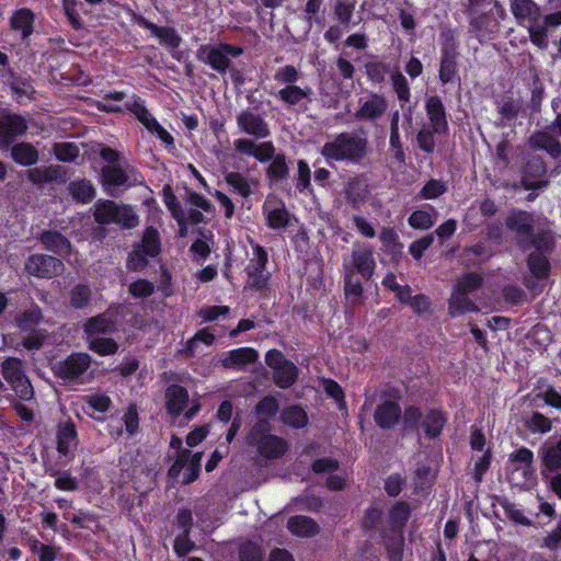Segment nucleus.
Returning <instances> with one entry per match:
<instances>
[{"instance_id": "f257e3e1", "label": "nucleus", "mask_w": 561, "mask_h": 561, "mask_svg": "<svg viewBox=\"0 0 561 561\" xmlns=\"http://www.w3.org/2000/svg\"><path fill=\"white\" fill-rule=\"evenodd\" d=\"M245 445L252 453L264 460H274L283 457L287 449V442L272 434V425L267 420H259L249 430Z\"/></svg>"}, {"instance_id": "f03ea898", "label": "nucleus", "mask_w": 561, "mask_h": 561, "mask_svg": "<svg viewBox=\"0 0 561 561\" xmlns=\"http://www.w3.org/2000/svg\"><path fill=\"white\" fill-rule=\"evenodd\" d=\"M320 152L329 163H359L367 154V139L355 133H341L327 141Z\"/></svg>"}, {"instance_id": "7ed1b4c3", "label": "nucleus", "mask_w": 561, "mask_h": 561, "mask_svg": "<svg viewBox=\"0 0 561 561\" xmlns=\"http://www.w3.org/2000/svg\"><path fill=\"white\" fill-rule=\"evenodd\" d=\"M465 12L471 30L481 35L496 32L506 15L497 0H468Z\"/></svg>"}, {"instance_id": "20e7f679", "label": "nucleus", "mask_w": 561, "mask_h": 561, "mask_svg": "<svg viewBox=\"0 0 561 561\" xmlns=\"http://www.w3.org/2000/svg\"><path fill=\"white\" fill-rule=\"evenodd\" d=\"M92 358L85 353H73L53 365L54 374L66 382H85L90 378Z\"/></svg>"}, {"instance_id": "39448f33", "label": "nucleus", "mask_w": 561, "mask_h": 561, "mask_svg": "<svg viewBox=\"0 0 561 561\" xmlns=\"http://www.w3.org/2000/svg\"><path fill=\"white\" fill-rule=\"evenodd\" d=\"M94 217L99 224H116L125 229L135 228L139 224L138 216L130 207L117 205L112 201L98 204Z\"/></svg>"}, {"instance_id": "423d86ee", "label": "nucleus", "mask_w": 561, "mask_h": 561, "mask_svg": "<svg viewBox=\"0 0 561 561\" xmlns=\"http://www.w3.org/2000/svg\"><path fill=\"white\" fill-rule=\"evenodd\" d=\"M421 420L424 432L428 438L437 437L446 422L443 414L437 410L428 411L423 417L419 408L414 405L405 408L403 412V425L405 428L417 430Z\"/></svg>"}, {"instance_id": "0eeeda50", "label": "nucleus", "mask_w": 561, "mask_h": 561, "mask_svg": "<svg viewBox=\"0 0 561 561\" xmlns=\"http://www.w3.org/2000/svg\"><path fill=\"white\" fill-rule=\"evenodd\" d=\"M2 376L21 400L30 401L33 399L34 389L22 369L21 360L14 357L7 358L2 363Z\"/></svg>"}, {"instance_id": "6e6552de", "label": "nucleus", "mask_w": 561, "mask_h": 561, "mask_svg": "<svg viewBox=\"0 0 561 561\" xmlns=\"http://www.w3.org/2000/svg\"><path fill=\"white\" fill-rule=\"evenodd\" d=\"M265 362L274 370L273 379L280 388L290 387L297 379V367L285 359L277 350H271L265 356Z\"/></svg>"}, {"instance_id": "1a4fd4ad", "label": "nucleus", "mask_w": 561, "mask_h": 561, "mask_svg": "<svg viewBox=\"0 0 561 561\" xmlns=\"http://www.w3.org/2000/svg\"><path fill=\"white\" fill-rule=\"evenodd\" d=\"M533 225V215L524 210H512L506 218V227L515 232L517 243L523 250L530 248Z\"/></svg>"}, {"instance_id": "9d476101", "label": "nucleus", "mask_w": 561, "mask_h": 561, "mask_svg": "<svg viewBox=\"0 0 561 561\" xmlns=\"http://www.w3.org/2000/svg\"><path fill=\"white\" fill-rule=\"evenodd\" d=\"M388 106V100L383 94L371 92L359 99L354 116L359 122H376L385 115Z\"/></svg>"}, {"instance_id": "9b49d317", "label": "nucleus", "mask_w": 561, "mask_h": 561, "mask_svg": "<svg viewBox=\"0 0 561 561\" xmlns=\"http://www.w3.org/2000/svg\"><path fill=\"white\" fill-rule=\"evenodd\" d=\"M202 462V454H191L190 450H180L178 453L176 460L169 469V476L171 478H179L183 472L182 482L188 484L193 482L197 477Z\"/></svg>"}, {"instance_id": "f8f14e48", "label": "nucleus", "mask_w": 561, "mask_h": 561, "mask_svg": "<svg viewBox=\"0 0 561 561\" xmlns=\"http://www.w3.org/2000/svg\"><path fill=\"white\" fill-rule=\"evenodd\" d=\"M376 262L374 251L369 244H354L351 262L344 261L345 271H356L364 278H370L374 274Z\"/></svg>"}, {"instance_id": "ddd939ff", "label": "nucleus", "mask_w": 561, "mask_h": 561, "mask_svg": "<svg viewBox=\"0 0 561 561\" xmlns=\"http://www.w3.org/2000/svg\"><path fill=\"white\" fill-rule=\"evenodd\" d=\"M65 270L64 263L50 255L34 254L25 262V271L33 276L51 278L60 275Z\"/></svg>"}, {"instance_id": "4468645a", "label": "nucleus", "mask_w": 561, "mask_h": 561, "mask_svg": "<svg viewBox=\"0 0 561 561\" xmlns=\"http://www.w3.org/2000/svg\"><path fill=\"white\" fill-rule=\"evenodd\" d=\"M238 128L256 139L266 138L270 135L268 124L264 118L251 110H243L237 115Z\"/></svg>"}, {"instance_id": "2eb2a0df", "label": "nucleus", "mask_w": 561, "mask_h": 561, "mask_svg": "<svg viewBox=\"0 0 561 561\" xmlns=\"http://www.w3.org/2000/svg\"><path fill=\"white\" fill-rule=\"evenodd\" d=\"M26 129L27 123L23 116L14 113L0 115V146H9L15 137L23 135Z\"/></svg>"}, {"instance_id": "dca6fc26", "label": "nucleus", "mask_w": 561, "mask_h": 561, "mask_svg": "<svg viewBox=\"0 0 561 561\" xmlns=\"http://www.w3.org/2000/svg\"><path fill=\"white\" fill-rule=\"evenodd\" d=\"M252 257L245 268L248 276L252 279V285L261 287L265 284L267 277L264 275L267 263V252L259 244H252Z\"/></svg>"}, {"instance_id": "f3484780", "label": "nucleus", "mask_w": 561, "mask_h": 561, "mask_svg": "<svg viewBox=\"0 0 561 561\" xmlns=\"http://www.w3.org/2000/svg\"><path fill=\"white\" fill-rule=\"evenodd\" d=\"M403 417L399 403L392 400H386L379 403L374 412V420L382 430L393 428Z\"/></svg>"}, {"instance_id": "a211bd4d", "label": "nucleus", "mask_w": 561, "mask_h": 561, "mask_svg": "<svg viewBox=\"0 0 561 561\" xmlns=\"http://www.w3.org/2000/svg\"><path fill=\"white\" fill-rule=\"evenodd\" d=\"M510 8L520 25L536 23L541 16V9L534 0H510Z\"/></svg>"}, {"instance_id": "6ab92c4d", "label": "nucleus", "mask_w": 561, "mask_h": 561, "mask_svg": "<svg viewBox=\"0 0 561 561\" xmlns=\"http://www.w3.org/2000/svg\"><path fill=\"white\" fill-rule=\"evenodd\" d=\"M196 56L198 60L208 64L214 70L225 72L229 65V58L226 57L224 49L210 45H203L197 49Z\"/></svg>"}, {"instance_id": "aec40b11", "label": "nucleus", "mask_w": 561, "mask_h": 561, "mask_svg": "<svg viewBox=\"0 0 561 561\" xmlns=\"http://www.w3.org/2000/svg\"><path fill=\"white\" fill-rule=\"evenodd\" d=\"M457 57L458 53L453 46H444L439 67V80L442 83L445 84L459 80Z\"/></svg>"}, {"instance_id": "412c9836", "label": "nucleus", "mask_w": 561, "mask_h": 561, "mask_svg": "<svg viewBox=\"0 0 561 561\" xmlns=\"http://www.w3.org/2000/svg\"><path fill=\"white\" fill-rule=\"evenodd\" d=\"M425 110L430 127L437 134L446 131L448 124L442 100L436 95L428 98L425 103Z\"/></svg>"}, {"instance_id": "4be33fe9", "label": "nucleus", "mask_w": 561, "mask_h": 561, "mask_svg": "<svg viewBox=\"0 0 561 561\" xmlns=\"http://www.w3.org/2000/svg\"><path fill=\"white\" fill-rule=\"evenodd\" d=\"M78 446L77 431L75 424L65 422L58 425L57 431V450L60 455L67 457L72 455Z\"/></svg>"}, {"instance_id": "5701e85b", "label": "nucleus", "mask_w": 561, "mask_h": 561, "mask_svg": "<svg viewBox=\"0 0 561 561\" xmlns=\"http://www.w3.org/2000/svg\"><path fill=\"white\" fill-rule=\"evenodd\" d=\"M312 94L313 91L309 85L299 87L290 84L289 87H284L278 90L275 96L287 106H298L304 101L310 102Z\"/></svg>"}, {"instance_id": "b1692460", "label": "nucleus", "mask_w": 561, "mask_h": 561, "mask_svg": "<svg viewBox=\"0 0 561 561\" xmlns=\"http://www.w3.org/2000/svg\"><path fill=\"white\" fill-rule=\"evenodd\" d=\"M257 352L251 347H240L225 354L220 359L225 368H241L257 359Z\"/></svg>"}, {"instance_id": "393cba45", "label": "nucleus", "mask_w": 561, "mask_h": 561, "mask_svg": "<svg viewBox=\"0 0 561 561\" xmlns=\"http://www.w3.org/2000/svg\"><path fill=\"white\" fill-rule=\"evenodd\" d=\"M188 401L186 389L179 385H172L165 392V405L168 413L172 416H179L185 409Z\"/></svg>"}, {"instance_id": "a878e982", "label": "nucleus", "mask_w": 561, "mask_h": 561, "mask_svg": "<svg viewBox=\"0 0 561 561\" xmlns=\"http://www.w3.org/2000/svg\"><path fill=\"white\" fill-rule=\"evenodd\" d=\"M142 26L150 31L151 34L159 39L161 45L169 49H175L182 43V37L172 27L157 26L156 24L146 20L142 21Z\"/></svg>"}, {"instance_id": "bb28decb", "label": "nucleus", "mask_w": 561, "mask_h": 561, "mask_svg": "<svg viewBox=\"0 0 561 561\" xmlns=\"http://www.w3.org/2000/svg\"><path fill=\"white\" fill-rule=\"evenodd\" d=\"M48 251L60 255H68L71 252L70 241L58 231H45L39 238Z\"/></svg>"}, {"instance_id": "cd10ccee", "label": "nucleus", "mask_w": 561, "mask_h": 561, "mask_svg": "<svg viewBox=\"0 0 561 561\" xmlns=\"http://www.w3.org/2000/svg\"><path fill=\"white\" fill-rule=\"evenodd\" d=\"M546 173V167L541 159L534 158L531 159L526 168L525 173L522 180V184L526 190H537L547 185V181H533L531 176L540 178Z\"/></svg>"}, {"instance_id": "c85d7f7f", "label": "nucleus", "mask_w": 561, "mask_h": 561, "mask_svg": "<svg viewBox=\"0 0 561 561\" xmlns=\"http://www.w3.org/2000/svg\"><path fill=\"white\" fill-rule=\"evenodd\" d=\"M65 170L60 165L38 167L27 171V179L34 184L62 180Z\"/></svg>"}, {"instance_id": "c756f323", "label": "nucleus", "mask_w": 561, "mask_h": 561, "mask_svg": "<svg viewBox=\"0 0 561 561\" xmlns=\"http://www.w3.org/2000/svg\"><path fill=\"white\" fill-rule=\"evenodd\" d=\"M34 15L28 9H20L13 13L10 20L11 30L19 33L21 39H25L33 32Z\"/></svg>"}, {"instance_id": "7c9ffc66", "label": "nucleus", "mask_w": 561, "mask_h": 561, "mask_svg": "<svg viewBox=\"0 0 561 561\" xmlns=\"http://www.w3.org/2000/svg\"><path fill=\"white\" fill-rule=\"evenodd\" d=\"M288 530L299 537H310L318 533V526L307 516H294L287 522Z\"/></svg>"}, {"instance_id": "2f4dec72", "label": "nucleus", "mask_w": 561, "mask_h": 561, "mask_svg": "<svg viewBox=\"0 0 561 561\" xmlns=\"http://www.w3.org/2000/svg\"><path fill=\"white\" fill-rule=\"evenodd\" d=\"M448 310L453 317L463 314L466 312L479 311L476 304L468 297L467 294L457 290L453 291V295L449 299Z\"/></svg>"}, {"instance_id": "473e14b6", "label": "nucleus", "mask_w": 561, "mask_h": 561, "mask_svg": "<svg viewBox=\"0 0 561 561\" xmlns=\"http://www.w3.org/2000/svg\"><path fill=\"white\" fill-rule=\"evenodd\" d=\"M530 144L537 149L547 151L553 158L561 154V144L546 131L533 135Z\"/></svg>"}, {"instance_id": "72a5a7b5", "label": "nucleus", "mask_w": 561, "mask_h": 561, "mask_svg": "<svg viewBox=\"0 0 561 561\" xmlns=\"http://www.w3.org/2000/svg\"><path fill=\"white\" fill-rule=\"evenodd\" d=\"M11 154L13 160L22 165H32L38 160V152L35 147L26 142L14 145Z\"/></svg>"}, {"instance_id": "f704fd0d", "label": "nucleus", "mask_w": 561, "mask_h": 561, "mask_svg": "<svg viewBox=\"0 0 561 561\" xmlns=\"http://www.w3.org/2000/svg\"><path fill=\"white\" fill-rule=\"evenodd\" d=\"M142 252L151 257H156L161 251L160 234L153 227H148L144 234L141 242L137 245Z\"/></svg>"}, {"instance_id": "c9c22d12", "label": "nucleus", "mask_w": 561, "mask_h": 561, "mask_svg": "<svg viewBox=\"0 0 561 561\" xmlns=\"http://www.w3.org/2000/svg\"><path fill=\"white\" fill-rule=\"evenodd\" d=\"M391 84L393 91L396 92L400 105L404 108V104L410 102L411 92L407 78L400 72L399 69H396L390 75Z\"/></svg>"}, {"instance_id": "e433bc0d", "label": "nucleus", "mask_w": 561, "mask_h": 561, "mask_svg": "<svg viewBox=\"0 0 561 561\" xmlns=\"http://www.w3.org/2000/svg\"><path fill=\"white\" fill-rule=\"evenodd\" d=\"M266 214L267 225L272 229L285 228L288 225L289 215L284 206L272 207L270 205L264 206Z\"/></svg>"}, {"instance_id": "4c0bfd02", "label": "nucleus", "mask_w": 561, "mask_h": 561, "mask_svg": "<svg viewBox=\"0 0 561 561\" xmlns=\"http://www.w3.org/2000/svg\"><path fill=\"white\" fill-rule=\"evenodd\" d=\"M267 178L273 182L286 180L289 175V168L283 153L276 154L266 170Z\"/></svg>"}, {"instance_id": "58836bf2", "label": "nucleus", "mask_w": 561, "mask_h": 561, "mask_svg": "<svg viewBox=\"0 0 561 561\" xmlns=\"http://www.w3.org/2000/svg\"><path fill=\"white\" fill-rule=\"evenodd\" d=\"M225 180L231 190L240 196L249 197L252 194L251 184L243 174L229 172L225 175Z\"/></svg>"}, {"instance_id": "ea45409f", "label": "nucleus", "mask_w": 561, "mask_h": 561, "mask_svg": "<svg viewBox=\"0 0 561 561\" xmlns=\"http://www.w3.org/2000/svg\"><path fill=\"white\" fill-rule=\"evenodd\" d=\"M284 424L294 428H301L307 425L308 419L306 412L298 407H289L282 412Z\"/></svg>"}, {"instance_id": "a19ab883", "label": "nucleus", "mask_w": 561, "mask_h": 561, "mask_svg": "<svg viewBox=\"0 0 561 561\" xmlns=\"http://www.w3.org/2000/svg\"><path fill=\"white\" fill-rule=\"evenodd\" d=\"M113 327L114 323L107 314H100L85 323V332L89 336H94L95 334L110 332Z\"/></svg>"}, {"instance_id": "79ce46f5", "label": "nucleus", "mask_w": 561, "mask_h": 561, "mask_svg": "<svg viewBox=\"0 0 561 561\" xmlns=\"http://www.w3.org/2000/svg\"><path fill=\"white\" fill-rule=\"evenodd\" d=\"M215 335L208 329L199 330L192 339L186 343L185 354L187 356H194L198 353V344L204 343L209 346L213 344Z\"/></svg>"}, {"instance_id": "37998d69", "label": "nucleus", "mask_w": 561, "mask_h": 561, "mask_svg": "<svg viewBox=\"0 0 561 561\" xmlns=\"http://www.w3.org/2000/svg\"><path fill=\"white\" fill-rule=\"evenodd\" d=\"M408 221L409 225L414 229H430L436 221V211L434 209L433 213L415 210L410 215Z\"/></svg>"}, {"instance_id": "c03bdc74", "label": "nucleus", "mask_w": 561, "mask_h": 561, "mask_svg": "<svg viewBox=\"0 0 561 561\" xmlns=\"http://www.w3.org/2000/svg\"><path fill=\"white\" fill-rule=\"evenodd\" d=\"M71 196L81 203H88L93 198L94 190L88 181H75L69 184Z\"/></svg>"}, {"instance_id": "a18cd8bd", "label": "nucleus", "mask_w": 561, "mask_h": 561, "mask_svg": "<svg viewBox=\"0 0 561 561\" xmlns=\"http://www.w3.org/2000/svg\"><path fill=\"white\" fill-rule=\"evenodd\" d=\"M89 347L102 356L114 354L118 348L114 340L99 336H89Z\"/></svg>"}, {"instance_id": "49530a36", "label": "nucleus", "mask_w": 561, "mask_h": 561, "mask_svg": "<svg viewBox=\"0 0 561 561\" xmlns=\"http://www.w3.org/2000/svg\"><path fill=\"white\" fill-rule=\"evenodd\" d=\"M528 267L536 277H545L550 270L549 261L539 252H534L528 257Z\"/></svg>"}, {"instance_id": "de8ad7c7", "label": "nucleus", "mask_w": 561, "mask_h": 561, "mask_svg": "<svg viewBox=\"0 0 561 561\" xmlns=\"http://www.w3.org/2000/svg\"><path fill=\"white\" fill-rule=\"evenodd\" d=\"M56 158L64 162H72L79 157L80 149L72 142H58L54 146Z\"/></svg>"}, {"instance_id": "09e8293b", "label": "nucleus", "mask_w": 561, "mask_h": 561, "mask_svg": "<svg viewBox=\"0 0 561 561\" xmlns=\"http://www.w3.org/2000/svg\"><path fill=\"white\" fill-rule=\"evenodd\" d=\"M542 461L550 471L561 468V440L543 450Z\"/></svg>"}, {"instance_id": "8fccbe9b", "label": "nucleus", "mask_w": 561, "mask_h": 561, "mask_svg": "<svg viewBox=\"0 0 561 561\" xmlns=\"http://www.w3.org/2000/svg\"><path fill=\"white\" fill-rule=\"evenodd\" d=\"M151 259V256L147 255V253L142 252V250L136 245L128 254L126 267L133 272L142 271Z\"/></svg>"}, {"instance_id": "3c124183", "label": "nucleus", "mask_w": 561, "mask_h": 561, "mask_svg": "<svg viewBox=\"0 0 561 561\" xmlns=\"http://www.w3.org/2000/svg\"><path fill=\"white\" fill-rule=\"evenodd\" d=\"M299 77L300 73L296 67L286 65L275 71L274 80L284 87H289L290 84H296Z\"/></svg>"}, {"instance_id": "603ef678", "label": "nucleus", "mask_w": 561, "mask_h": 561, "mask_svg": "<svg viewBox=\"0 0 561 561\" xmlns=\"http://www.w3.org/2000/svg\"><path fill=\"white\" fill-rule=\"evenodd\" d=\"M104 181L111 185H125L128 182L127 173L118 165H108L102 171Z\"/></svg>"}, {"instance_id": "864d4df0", "label": "nucleus", "mask_w": 561, "mask_h": 561, "mask_svg": "<svg viewBox=\"0 0 561 561\" xmlns=\"http://www.w3.org/2000/svg\"><path fill=\"white\" fill-rule=\"evenodd\" d=\"M410 516V507L407 503L399 502L390 511V520L393 529L400 530Z\"/></svg>"}, {"instance_id": "5fc2aeb1", "label": "nucleus", "mask_w": 561, "mask_h": 561, "mask_svg": "<svg viewBox=\"0 0 561 561\" xmlns=\"http://www.w3.org/2000/svg\"><path fill=\"white\" fill-rule=\"evenodd\" d=\"M91 298V290L88 286L79 284L75 286L70 291V305L73 308H84Z\"/></svg>"}, {"instance_id": "6e6d98bb", "label": "nucleus", "mask_w": 561, "mask_h": 561, "mask_svg": "<svg viewBox=\"0 0 561 561\" xmlns=\"http://www.w3.org/2000/svg\"><path fill=\"white\" fill-rule=\"evenodd\" d=\"M367 78L376 84L383 82L389 68L381 61H370L365 65Z\"/></svg>"}, {"instance_id": "4d7b16f0", "label": "nucleus", "mask_w": 561, "mask_h": 561, "mask_svg": "<svg viewBox=\"0 0 561 561\" xmlns=\"http://www.w3.org/2000/svg\"><path fill=\"white\" fill-rule=\"evenodd\" d=\"M527 428L533 433L545 434L551 431V421L539 412H534L526 422Z\"/></svg>"}, {"instance_id": "13d9d810", "label": "nucleus", "mask_w": 561, "mask_h": 561, "mask_svg": "<svg viewBox=\"0 0 561 561\" xmlns=\"http://www.w3.org/2000/svg\"><path fill=\"white\" fill-rule=\"evenodd\" d=\"M512 467L511 479L517 485H525L534 476L535 470L533 465L515 463L512 465Z\"/></svg>"}, {"instance_id": "bf43d9fd", "label": "nucleus", "mask_w": 561, "mask_h": 561, "mask_svg": "<svg viewBox=\"0 0 561 561\" xmlns=\"http://www.w3.org/2000/svg\"><path fill=\"white\" fill-rule=\"evenodd\" d=\"M42 319V312L38 307H32L26 310L19 319V327L24 331H32Z\"/></svg>"}, {"instance_id": "052dcab7", "label": "nucleus", "mask_w": 561, "mask_h": 561, "mask_svg": "<svg viewBox=\"0 0 561 561\" xmlns=\"http://www.w3.org/2000/svg\"><path fill=\"white\" fill-rule=\"evenodd\" d=\"M126 106L136 116V118L144 124V126L154 118L140 99H134L127 102Z\"/></svg>"}, {"instance_id": "680f3d73", "label": "nucleus", "mask_w": 561, "mask_h": 561, "mask_svg": "<svg viewBox=\"0 0 561 561\" xmlns=\"http://www.w3.org/2000/svg\"><path fill=\"white\" fill-rule=\"evenodd\" d=\"M530 42L539 48H546L548 46V34L546 26L530 23L527 26Z\"/></svg>"}, {"instance_id": "e2e57ef3", "label": "nucleus", "mask_w": 561, "mask_h": 561, "mask_svg": "<svg viewBox=\"0 0 561 561\" xmlns=\"http://www.w3.org/2000/svg\"><path fill=\"white\" fill-rule=\"evenodd\" d=\"M434 134L431 127H423L416 135L419 147L426 153H432L435 149Z\"/></svg>"}, {"instance_id": "0e129e2a", "label": "nucleus", "mask_w": 561, "mask_h": 561, "mask_svg": "<svg viewBox=\"0 0 561 561\" xmlns=\"http://www.w3.org/2000/svg\"><path fill=\"white\" fill-rule=\"evenodd\" d=\"M447 190L446 183L439 180H430L422 188L421 196L426 199H433L442 194H444Z\"/></svg>"}, {"instance_id": "69168bd1", "label": "nucleus", "mask_w": 561, "mask_h": 561, "mask_svg": "<svg viewBox=\"0 0 561 561\" xmlns=\"http://www.w3.org/2000/svg\"><path fill=\"white\" fill-rule=\"evenodd\" d=\"M480 284H481V277L479 275L467 274L458 280L454 290L465 293L468 295V294L474 291L477 288H479Z\"/></svg>"}, {"instance_id": "338daca9", "label": "nucleus", "mask_w": 561, "mask_h": 561, "mask_svg": "<svg viewBox=\"0 0 561 561\" xmlns=\"http://www.w3.org/2000/svg\"><path fill=\"white\" fill-rule=\"evenodd\" d=\"M154 286L146 279H138L129 285V293L135 298H146L153 294Z\"/></svg>"}, {"instance_id": "774afa93", "label": "nucleus", "mask_w": 561, "mask_h": 561, "mask_svg": "<svg viewBox=\"0 0 561 561\" xmlns=\"http://www.w3.org/2000/svg\"><path fill=\"white\" fill-rule=\"evenodd\" d=\"M240 561H263V552L256 543L247 542L240 548Z\"/></svg>"}]
</instances>
